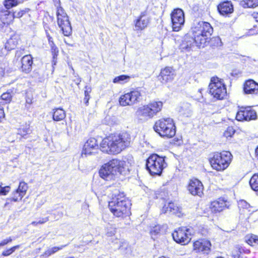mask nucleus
I'll return each mask as SVG.
<instances>
[{
    "label": "nucleus",
    "mask_w": 258,
    "mask_h": 258,
    "mask_svg": "<svg viewBox=\"0 0 258 258\" xmlns=\"http://www.w3.org/2000/svg\"><path fill=\"white\" fill-rule=\"evenodd\" d=\"M28 188L26 183L21 181L18 188L12 192V197L10 200L15 202L21 201L26 195Z\"/></svg>",
    "instance_id": "f3484780"
},
{
    "label": "nucleus",
    "mask_w": 258,
    "mask_h": 258,
    "mask_svg": "<svg viewBox=\"0 0 258 258\" xmlns=\"http://www.w3.org/2000/svg\"><path fill=\"white\" fill-rule=\"evenodd\" d=\"M81 81L80 78H78V79H77V80L76 81V83L77 85H79V84L80 83Z\"/></svg>",
    "instance_id": "e2e57ef3"
},
{
    "label": "nucleus",
    "mask_w": 258,
    "mask_h": 258,
    "mask_svg": "<svg viewBox=\"0 0 258 258\" xmlns=\"http://www.w3.org/2000/svg\"><path fill=\"white\" fill-rule=\"evenodd\" d=\"M194 233L191 227H182L179 228L172 233L174 240L182 245L187 244L191 240V236Z\"/></svg>",
    "instance_id": "9d476101"
},
{
    "label": "nucleus",
    "mask_w": 258,
    "mask_h": 258,
    "mask_svg": "<svg viewBox=\"0 0 258 258\" xmlns=\"http://www.w3.org/2000/svg\"><path fill=\"white\" fill-rule=\"evenodd\" d=\"M154 130L160 136L168 138L174 136L176 133L175 124L171 118H161L156 121Z\"/></svg>",
    "instance_id": "39448f33"
},
{
    "label": "nucleus",
    "mask_w": 258,
    "mask_h": 258,
    "mask_svg": "<svg viewBox=\"0 0 258 258\" xmlns=\"http://www.w3.org/2000/svg\"><path fill=\"white\" fill-rule=\"evenodd\" d=\"M22 66L21 69L23 72L29 73L32 70V65L33 64V57L31 55H26L21 59Z\"/></svg>",
    "instance_id": "4be33fe9"
},
{
    "label": "nucleus",
    "mask_w": 258,
    "mask_h": 258,
    "mask_svg": "<svg viewBox=\"0 0 258 258\" xmlns=\"http://www.w3.org/2000/svg\"><path fill=\"white\" fill-rule=\"evenodd\" d=\"M4 5L7 9H10L13 7L17 6V3L13 2V0H5Z\"/></svg>",
    "instance_id": "c03bdc74"
},
{
    "label": "nucleus",
    "mask_w": 258,
    "mask_h": 258,
    "mask_svg": "<svg viewBox=\"0 0 258 258\" xmlns=\"http://www.w3.org/2000/svg\"><path fill=\"white\" fill-rule=\"evenodd\" d=\"M256 113L250 106L241 107L238 111L236 118L238 121H249L256 118Z\"/></svg>",
    "instance_id": "ddd939ff"
},
{
    "label": "nucleus",
    "mask_w": 258,
    "mask_h": 258,
    "mask_svg": "<svg viewBox=\"0 0 258 258\" xmlns=\"http://www.w3.org/2000/svg\"><path fill=\"white\" fill-rule=\"evenodd\" d=\"M238 206L243 209H248L250 207V205L244 200H241L238 202Z\"/></svg>",
    "instance_id": "49530a36"
},
{
    "label": "nucleus",
    "mask_w": 258,
    "mask_h": 258,
    "mask_svg": "<svg viewBox=\"0 0 258 258\" xmlns=\"http://www.w3.org/2000/svg\"><path fill=\"white\" fill-rule=\"evenodd\" d=\"M131 137L126 132L111 134L105 138L100 144L102 152L110 154H117L128 147Z\"/></svg>",
    "instance_id": "f03ea898"
},
{
    "label": "nucleus",
    "mask_w": 258,
    "mask_h": 258,
    "mask_svg": "<svg viewBox=\"0 0 258 258\" xmlns=\"http://www.w3.org/2000/svg\"><path fill=\"white\" fill-rule=\"evenodd\" d=\"M28 9H26L25 10H20L19 11H16L14 13H12L14 16V19L15 18H20L22 17L25 13L29 11Z\"/></svg>",
    "instance_id": "a19ab883"
},
{
    "label": "nucleus",
    "mask_w": 258,
    "mask_h": 258,
    "mask_svg": "<svg viewBox=\"0 0 258 258\" xmlns=\"http://www.w3.org/2000/svg\"><path fill=\"white\" fill-rule=\"evenodd\" d=\"M51 51L53 56V61L54 62L55 59L56 58L58 53V50L57 47L56 46L51 47Z\"/></svg>",
    "instance_id": "a18cd8bd"
},
{
    "label": "nucleus",
    "mask_w": 258,
    "mask_h": 258,
    "mask_svg": "<svg viewBox=\"0 0 258 258\" xmlns=\"http://www.w3.org/2000/svg\"><path fill=\"white\" fill-rule=\"evenodd\" d=\"M51 254L50 253V252L49 250L48 249L47 250H46L44 254H43V256H45L46 257H48L49 256L51 255Z\"/></svg>",
    "instance_id": "5fc2aeb1"
},
{
    "label": "nucleus",
    "mask_w": 258,
    "mask_h": 258,
    "mask_svg": "<svg viewBox=\"0 0 258 258\" xmlns=\"http://www.w3.org/2000/svg\"><path fill=\"white\" fill-rule=\"evenodd\" d=\"M249 184L251 189L258 192V174H254L249 180Z\"/></svg>",
    "instance_id": "7c9ffc66"
},
{
    "label": "nucleus",
    "mask_w": 258,
    "mask_h": 258,
    "mask_svg": "<svg viewBox=\"0 0 258 258\" xmlns=\"http://www.w3.org/2000/svg\"><path fill=\"white\" fill-rule=\"evenodd\" d=\"M255 153H256V156L258 157V147H257V148L255 150Z\"/></svg>",
    "instance_id": "69168bd1"
},
{
    "label": "nucleus",
    "mask_w": 258,
    "mask_h": 258,
    "mask_svg": "<svg viewBox=\"0 0 258 258\" xmlns=\"http://www.w3.org/2000/svg\"><path fill=\"white\" fill-rule=\"evenodd\" d=\"M163 230V226L160 225H156L154 226L151 227L150 229V234L152 238L160 234Z\"/></svg>",
    "instance_id": "2f4dec72"
},
{
    "label": "nucleus",
    "mask_w": 258,
    "mask_h": 258,
    "mask_svg": "<svg viewBox=\"0 0 258 258\" xmlns=\"http://www.w3.org/2000/svg\"><path fill=\"white\" fill-rule=\"evenodd\" d=\"M163 107V103L161 101H153L148 104L142 105L139 107L136 112L137 118L142 121L145 122L152 119L161 111Z\"/></svg>",
    "instance_id": "20e7f679"
},
{
    "label": "nucleus",
    "mask_w": 258,
    "mask_h": 258,
    "mask_svg": "<svg viewBox=\"0 0 258 258\" xmlns=\"http://www.w3.org/2000/svg\"><path fill=\"white\" fill-rule=\"evenodd\" d=\"M49 46H50V47L56 46L53 41H50V42L49 43Z\"/></svg>",
    "instance_id": "052dcab7"
},
{
    "label": "nucleus",
    "mask_w": 258,
    "mask_h": 258,
    "mask_svg": "<svg viewBox=\"0 0 258 258\" xmlns=\"http://www.w3.org/2000/svg\"><path fill=\"white\" fill-rule=\"evenodd\" d=\"M209 92L215 98L222 100L227 94V90L223 80L218 77H213L209 85Z\"/></svg>",
    "instance_id": "1a4fd4ad"
},
{
    "label": "nucleus",
    "mask_w": 258,
    "mask_h": 258,
    "mask_svg": "<svg viewBox=\"0 0 258 258\" xmlns=\"http://www.w3.org/2000/svg\"><path fill=\"white\" fill-rule=\"evenodd\" d=\"M55 6L56 7V16L57 23L61 29L64 36H69L72 32L71 23L69 20V17L64 10L60 6L59 0H55Z\"/></svg>",
    "instance_id": "423d86ee"
},
{
    "label": "nucleus",
    "mask_w": 258,
    "mask_h": 258,
    "mask_svg": "<svg viewBox=\"0 0 258 258\" xmlns=\"http://www.w3.org/2000/svg\"><path fill=\"white\" fill-rule=\"evenodd\" d=\"M171 19L173 31H179L183 26L185 22L183 11L180 9H174L171 14Z\"/></svg>",
    "instance_id": "f8f14e48"
},
{
    "label": "nucleus",
    "mask_w": 258,
    "mask_h": 258,
    "mask_svg": "<svg viewBox=\"0 0 258 258\" xmlns=\"http://www.w3.org/2000/svg\"><path fill=\"white\" fill-rule=\"evenodd\" d=\"M150 22L149 18L146 16L145 12L141 13L139 18L135 22L136 30H142L147 27Z\"/></svg>",
    "instance_id": "aec40b11"
},
{
    "label": "nucleus",
    "mask_w": 258,
    "mask_h": 258,
    "mask_svg": "<svg viewBox=\"0 0 258 258\" xmlns=\"http://www.w3.org/2000/svg\"><path fill=\"white\" fill-rule=\"evenodd\" d=\"M240 5L244 8H255L258 6V0H243Z\"/></svg>",
    "instance_id": "c756f323"
},
{
    "label": "nucleus",
    "mask_w": 258,
    "mask_h": 258,
    "mask_svg": "<svg viewBox=\"0 0 258 258\" xmlns=\"http://www.w3.org/2000/svg\"><path fill=\"white\" fill-rule=\"evenodd\" d=\"M232 159V155L228 151L215 153L210 159L211 166L217 171H223L229 165Z\"/></svg>",
    "instance_id": "0eeeda50"
},
{
    "label": "nucleus",
    "mask_w": 258,
    "mask_h": 258,
    "mask_svg": "<svg viewBox=\"0 0 258 258\" xmlns=\"http://www.w3.org/2000/svg\"><path fill=\"white\" fill-rule=\"evenodd\" d=\"M12 97V96L10 92L4 93L0 98V105L9 103L11 101Z\"/></svg>",
    "instance_id": "c85d7f7f"
},
{
    "label": "nucleus",
    "mask_w": 258,
    "mask_h": 258,
    "mask_svg": "<svg viewBox=\"0 0 258 258\" xmlns=\"http://www.w3.org/2000/svg\"><path fill=\"white\" fill-rule=\"evenodd\" d=\"M14 20V16L10 11L6 10L0 12V20L4 24H10Z\"/></svg>",
    "instance_id": "a878e982"
},
{
    "label": "nucleus",
    "mask_w": 258,
    "mask_h": 258,
    "mask_svg": "<svg viewBox=\"0 0 258 258\" xmlns=\"http://www.w3.org/2000/svg\"><path fill=\"white\" fill-rule=\"evenodd\" d=\"M130 79V77L126 75H121L115 77L113 79V83H123L127 82Z\"/></svg>",
    "instance_id": "e433bc0d"
},
{
    "label": "nucleus",
    "mask_w": 258,
    "mask_h": 258,
    "mask_svg": "<svg viewBox=\"0 0 258 258\" xmlns=\"http://www.w3.org/2000/svg\"><path fill=\"white\" fill-rule=\"evenodd\" d=\"M243 90L246 94H256L258 93V84L252 80H248L244 84Z\"/></svg>",
    "instance_id": "412c9836"
},
{
    "label": "nucleus",
    "mask_w": 258,
    "mask_h": 258,
    "mask_svg": "<svg viewBox=\"0 0 258 258\" xmlns=\"http://www.w3.org/2000/svg\"><path fill=\"white\" fill-rule=\"evenodd\" d=\"M217 258H223V257H218Z\"/></svg>",
    "instance_id": "774afa93"
},
{
    "label": "nucleus",
    "mask_w": 258,
    "mask_h": 258,
    "mask_svg": "<svg viewBox=\"0 0 258 258\" xmlns=\"http://www.w3.org/2000/svg\"><path fill=\"white\" fill-rule=\"evenodd\" d=\"M179 112L183 115L188 117L191 113V110L189 105L186 104L180 107Z\"/></svg>",
    "instance_id": "f704fd0d"
},
{
    "label": "nucleus",
    "mask_w": 258,
    "mask_h": 258,
    "mask_svg": "<svg viewBox=\"0 0 258 258\" xmlns=\"http://www.w3.org/2000/svg\"><path fill=\"white\" fill-rule=\"evenodd\" d=\"M235 133V131L232 127L229 126L224 133V136L226 138L231 137Z\"/></svg>",
    "instance_id": "37998d69"
},
{
    "label": "nucleus",
    "mask_w": 258,
    "mask_h": 258,
    "mask_svg": "<svg viewBox=\"0 0 258 258\" xmlns=\"http://www.w3.org/2000/svg\"><path fill=\"white\" fill-rule=\"evenodd\" d=\"M159 258H168V257L162 256L160 257Z\"/></svg>",
    "instance_id": "338daca9"
},
{
    "label": "nucleus",
    "mask_w": 258,
    "mask_h": 258,
    "mask_svg": "<svg viewBox=\"0 0 258 258\" xmlns=\"http://www.w3.org/2000/svg\"><path fill=\"white\" fill-rule=\"evenodd\" d=\"M160 76L161 82L165 83L172 81L175 76V73L172 68L166 67L161 70Z\"/></svg>",
    "instance_id": "6ab92c4d"
},
{
    "label": "nucleus",
    "mask_w": 258,
    "mask_h": 258,
    "mask_svg": "<svg viewBox=\"0 0 258 258\" xmlns=\"http://www.w3.org/2000/svg\"><path fill=\"white\" fill-rule=\"evenodd\" d=\"M246 242L250 245L258 244V236L255 235H251L247 236L246 239Z\"/></svg>",
    "instance_id": "c9c22d12"
},
{
    "label": "nucleus",
    "mask_w": 258,
    "mask_h": 258,
    "mask_svg": "<svg viewBox=\"0 0 258 258\" xmlns=\"http://www.w3.org/2000/svg\"><path fill=\"white\" fill-rule=\"evenodd\" d=\"M31 133V131L29 127L20 128L18 130V134L23 138H25L27 135L30 134Z\"/></svg>",
    "instance_id": "ea45409f"
},
{
    "label": "nucleus",
    "mask_w": 258,
    "mask_h": 258,
    "mask_svg": "<svg viewBox=\"0 0 258 258\" xmlns=\"http://www.w3.org/2000/svg\"><path fill=\"white\" fill-rule=\"evenodd\" d=\"M118 162L116 159H113L104 164L99 171L100 176L103 179L107 180L110 176L114 175L113 167Z\"/></svg>",
    "instance_id": "2eb2a0df"
},
{
    "label": "nucleus",
    "mask_w": 258,
    "mask_h": 258,
    "mask_svg": "<svg viewBox=\"0 0 258 258\" xmlns=\"http://www.w3.org/2000/svg\"><path fill=\"white\" fill-rule=\"evenodd\" d=\"M116 233V228L114 226L108 224L106 227V235L108 236H112Z\"/></svg>",
    "instance_id": "4c0bfd02"
},
{
    "label": "nucleus",
    "mask_w": 258,
    "mask_h": 258,
    "mask_svg": "<svg viewBox=\"0 0 258 258\" xmlns=\"http://www.w3.org/2000/svg\"><path fill=\"white\" fill-rule=\"evenodd\" d=\"M66 246L65 245H61L60 246H54L53 247H52V250H53L54 253L56 252L59 250L62 249L64 247Z\"/></svg>",
    "instance_id": "864d4df0"
},
{
    "label": "nucleus",
    "mask_w": 258,
    "mask_h": 258,
    "mask_svg": "<svg viewBox=\"0 0 258 258\" xmlns=\"http://www.w3.org/2000/svg\"><path fill=\"white\" fill-rule=\"evenodd\" d=\"M89 89H87V87H86V90L85 91V96L87 95V96H89V93L90 92V90L89 91Z\"/></svg>",
    "instance_id": "4d7b16f0"
},
{
    "label": "nucleus",
    "mask_w": 258,
    "mask_h": 258,
    "mask_svg": "<svg viewBox=\"0 0 258 258\" xmlns=\"http://www.w3.org/2000/svg\"><path fill=\"white\" fill-rule=\"evenodd\" d=\"M5 116L4 110L2 105H0V122H2V119Z\"/></svg>",
    "instance_id": "603ef678"
},
{
    "label": "nucleus",
    "mask_w": 258,
    "mask_h": 258,
    "mask_svg": "<svg viewBox=\"0 0 258 258\" xmlns=\"http://www.w3.org/2000/svg\"><path fill=\"white\" fill-rule=\"evenodd\" d=\"M48 249L49 250V251H50V253H51V254H52L54 253V252L53 251V250H52V248H49Z\"/></svg>",
    "instance_id": "0e129e2a"
},
{
    "label": "nucleus",
    "mask_w": 258,
    "mask_h": 258,
    "mask_svg": "<svg viewBox=\"0 0 258 258\" xmlns=\"http://www.w3.org/2000/svg\"><path fill=\"white\" fill-rule=\"evenodd\" d=\"M146 165L150 174L159 175L166 167L167 164L164 157L154 154L147 159Z\"/></svg>",
    "instance_id": "6e6552de"
},
{
    "label": "nucleus",
    "mask_w": 258,
    "mask_h": 258,
    "mask_svg": "<svg viewBox=\"0 0 258 258\" xmlns=\"http://www.w3.org/2000/svg\"><path fill=\"white\" fill-rule=\"evenodd\" d=\"M66 112L61 108H58L53 109V119L55 121H60L66 117Z\"/></svg>",
    "instance_id": "bb28decb"
},
{
    "label": "nucleus",
    "mask_w": 258,
    "mask_h": 258,
    "mask_svg": "<svg viewBox=\"0 0 258 258\" xmlns=\"http://www.w3.org/2000/svg\"><path fill=\"white\" fill-rule=\"evenodd\" d=\"M12 240H13L12 238L11 237H10L8 238H7L6 239L2 240L0 242V247L3 246L7 244L9 242H11L12 241Z\"/></svg>",
    "instance_id": "8fccbe9b"
},
{
    "label": "nucleus",
    "mask_w": 258,
    "mask_h": 258,
    "mask_svg": "<svg viewBox=\"0 0 258 258\" xmlns=\"http://www.w3.org/2000/svg\"><path fill=\"white\" fill-rule=\"evenodd\" d=\"M169 214H174L178 217L181 216V209L179 207L176 206L173 203L170 202V207L169 210Z\"/></svg>",
    "instance_id": "72a5a7b5"
},
{
    "label": "nucleus",
    "mask_w": 258,
    "mask_h": 258,
    "mask_svg": "<svg viewBox=\"0 0 258 258\" xmlns=\"http://www.w3.org/2000/svg\"><path fill=\"white\" fill-rule=\"evenodd\" d=\"M19 248V245L14 246L9 249L4 251L2 253V255L5 256H8V255H10L11 254H12L13 252H14L17 249H18Z\"/></svg>",
    "instance_id": "79ce46f5"
},
{
    "label": "nucleus",
    "mask_w": 258,
    "mask_h": 258,
    "mask_svg": "<svg viewBox=\"0 0 258 258\" xmlns=\"http://www.w3.org/2000/svg\"><path fill=\"white\" fill-rule=\"evenodd\" d=\"M189 193L193 196L201 197L203 194V185L202 182L197 179L189 180L187 186Z\"/></svg>",
    "instance_id": "dca6fc26"
},
{
    "label": "nucleus",
    "mask_w": 258,
    "mask_h": 258,
    "mask_svg": "<svg viewBox=\"0 0 258 258\" xmlns=\"http://www.w3.org/2000/svg\"><path fill=\"white\" fill-rule=\"evenodd\" d=\"M18 43V39L16 37L10 38L6 43L5 49L7 51H10L16 48Z\"/></svg>",
    "instance_id": "cd10ccee"
},
{
    "label": "nucleus",
    "mask_w": 258,
    "mask_h": 258,
    "mask_svg": "<svg viewBox=\"0 0 258 258\" xmlns=\"http://www.w3.org/2000/svg\"><path fill=\"white\" fill-rule=\"evenodd\" d=\"M142 100V94L139 90H134L121 95L119 98V103L121 106L133 105Z\"/></svg>",
    "instance_id": "9b49d317"
},
{
    "label": "nucleus",
    "mask_w": 258,
    "mask_h": 258,
    "mask_svg": "<svg viewBox=\"0 0 258 258\" xmlns=\"http://www.w3.org/2000/svg\"><path fill=\"white\" fill-rule=\"evenodd\" d=\"M47 37L48 38V43L50 42V41H53L52 38L50 37L49 35H47Z\"/></svg>",
    "instance_id": "13d9d810"
},
{
    "label": "nucleus",
    "mask_w": 258,
    "mask_h": 258,
    "mask_svg": "<svg viewBox=\"0 0 258 258\" xmlns=\"http://www.w3.org/2000/svg\"><path fill=\"white\" fill-rule=\"evenodd\" d=\"M10 186H6L4 187H1L0 195H4V196L7 195L8 194V192L10 191Z\"/></svg>",
    "instance_id": "de8ad7c7"
},
{
    "label": "nucleus",
    "mask_w": 258,
    "mask_h": 258,
    "mask_svg": "<svg viewBox=\"0 0 258 258\" xmlns=\"http://www.w3.org/2000/svg\"><path fill=\"white\" fill-rule=\"evenodd\" d=\"M111 212L116 217L124 218L131 214V204L123 192L116 190L108 203Z\"/></svg>",
    "instance_id": "7ed1b4c3"
},
{
    "label": "nucleus",
    "mask_w": 258,
    "mask_h": 258,
    "mask_svg": "<svg viewBox=\"0 0 258 258\" xmlns=\"http://www.w3.org/2000/svg\"><path fill=\"white\" fill-rule=\"evenodd\" d=\"M84 100L86 101V103H87L89 100V96H87V95L85 96Z\"/></svg>",
    "instance_id": "680f3d73"
},
{
    "label": "nucleus",
    "mask_w": 258,
    "mask_h": 258,
    "mask_svg": "<svg viewBox=\"0 0 258 258\" xmlns=\"http://www.w3.org/2000/svg\"><path fill=\"white\" fill-rule=\"evenodd\" d=\"M48 221H49V217H46L45 218H40L39 221H38V223L39 224H43L45 223L46 222H47Z\"/></svg>",
    "instance_id": "3c124183"
},
{
    "label": "nucleus",
    "mask_w": 258,
    "mask_h": 258,
    "mask_svg": "<svg viewBox=\"0 0 258 258\" xmlns=\"http://www.w3.org/2000/svg\"><path fill=\"white\" fill-rule=\"evenodd\" d=\"M31 224L33 226H37L38 224H39L38 223V221H33L31 223Z\"/></svg>",
    "instance_id": "bf43d9fd"
},
{
    "label": "nucleus",
    "mask_w": 258,
    "mask_h": 258,
    "mask_svg": "<svg viewBox=\"0 0 258 258\" xmlns=\"http://www.w3.org/2000/svg\"><path fill=\"white\" fill-rule=\"evenodd\" d=\"M218 10L221 14L224 15L232 13L233 11V7L230 2L227 1L220 4L218 6Z\"/></svg>",
    "instance_id": "393cba45"
},
{
    "label": "nucleus",
    "mask_w": 258,
    "mask_h": 258,
    "mask_svg": "<svg viewBox=\"0 0 258 258\" xmlns=\"http://www.w3.org/2000/svg\"><path fill=\"white\" fill-rule=\"evenodd\" d=\"M226 206V201L223 199H219L218 200L212 202L210 208L212 213H217L222 211Z\"/></svg>",
    "instance_id": "b1692460"
},
{
    "label": "nucleus",
    "mask_w": 258,
    "mask_h": 258,
    "mask_svg": "<svg viewBox=\"0 0 258 258\" xmlns=\"http://www.w3.org/2000/svg\"><path fill=\"white\" fill-rule=\"evenodd\" d=\"M243 249L240 246H237L232 252V255L234 258H242L241 256Z\"/></svg>",
    "instance_id": "58836bf2"
},
{
    "label": "nucleus",
    "mask_w": 258,
    "mask_h": 258,
    "mask_svg": "<svg viewBox=\"0 0 258 258\" xmlns=\"http://www.w3.org/2000/svg\"><path fill=\"white\" fill-rule=\"evenodd\" d=\"M98 149V145L96 139L91 138L85 143L81 153L83 158L94 155Z\"/></svg>",
    "instance_id": "4468645a"
},
{
    "label": "nucleus",
    "mask_w": 258,
    "mask_h": 258,
    "mask_svg": "<svg viewBox=\"0 0 258 258\" xmlns=\"http://www.w3.org/2000/svg\"><path fill=\"white\" fill-rule=\"evenodd\" d=\"M116 161L118 162L117 164L118 165L114 166V167H113L114 175H117L118 174L125 175L128 172V168L125 161L117 159Z\"/></svg>",
    "instance_id": "5701e85b"
},
{
    "label": "nucleus",
    "mask_w": 258,
    "mask_h": 258,
    "mask_svg": "<svg viewBox=\"0 0 258 258\" xmlns=\"http://www.w3.org/2000/svg\"><path fill=\"white\" fill-rule=\"evenodd\" d=\"M194 250L204 253H208L211 250V244L209 240L205 239L196 241L193 244Z\"/></svg>",
    "instance_id": "a211bd4d"
},
{
    "label": "nucleus",
    "mask_w": 258,
    "mask_h": 258,
    "mask_svg": "<svg viewBox=\"0 0 258 258\" xmlns=\"http://www.w3.org/2000/svg\"><path fill=\"white\" fill-rule=\"evenodd\" d=\"M192 37L188 35L185 36L180 45L182 49H188L194 43L199 48L205 47L212 35L213 28L210 23L201 21L192 28Z\"/></svg>",
    "instance_id": "f257e3e1"
},
{
    "label": "nucleus",
    "mask_w": 258,
    "mask_h": 258,
    "mask_svg": "<svg viewBox=\"0 0 258 258\" xmlns=\"http://www.w3.org/2000/svg\"><path fill=\"white\" fill-rule=\"evenodd\" d=\"M170 202H169L167 204H165L161 210L162 213H164V214L169 213V210L170 209Z\"/></svg>",
    "instance_id": "09e8293b"
},
{
    "label": "nucleus",
    "mask_w": 258,
    "mask_h": 258,
    "mask_svg": "<svg viewBox=\"0 0 258 258\" xmlns=\"http://www.w3.org/2000/svg\"><path fill=\"white\" fill-rule=\"evenodd\" d=\"M13 2H15V3H17V5H18L19 4L23 3L24 2V0H13Z\"/></svg>",
    "instance_id": "6e6d98bb"
},
{
    "label": "nucleus",
    "mask_w": 258,
    "mask_h": 258,
    "mask_svg": "<svg viewBox=\"0 0 258 258\" xmlns=\"http://www.w3.org/2000/svg\"><path fill=\"white\" fill-rule=\"evenodd\" d=\"M117 122L118 119L115 116L107 115L103 120V123L109 125L116 124Z\"/></svg>",
    "instance_id": "473e14b6"
}]
</instances>
